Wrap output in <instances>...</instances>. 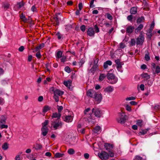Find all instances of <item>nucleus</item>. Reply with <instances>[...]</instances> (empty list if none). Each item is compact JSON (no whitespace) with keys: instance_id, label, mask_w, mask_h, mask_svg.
Wrapping results in <instances>:
<instances>
[{"instance_id":"1","label":"nucleus","mask_w":160,"mask_h":160,"mask_svg":"<svg viewBox=\"0 0 160 160\" xmlns=\"http://www.w3.org/2000/svg\"><path fill=\"white\" fill-rule=\"evenodd\" d=\"M90 110V108H89L85 109L84 111L83 116V118L84 121L88 122H92L93 119L92 116V113H89Z\"/></svg>"},{"instance_id":"2","label":"nucleus","mask_w":160,"mask_h":160,"mask_svg":"<svg viewBox=\"0 0 160 160\" xmlns=\"http://www.w3.org/2000/svg\"><path fill=\"white\" fill-rule=\"evenodd\" d=\"M51 122V126L54 130L61 128L62 127V122L58 119L52 120Z\"/></svg>"},{"instance_id":"3","label":"nucleus","mask_w":160,"mask_h":160,"mask_svg":"<svg viewBox=\"0 0 160 160\" xmlns=\"http://www.w3.org/2000/svg\"><path fill=\"white\" fill-rule=\"evenodd\" d=\"M107 78L110 81L109 82L112 84L116 83L118 81V79L116 78L113 74L108 73L107 74Z\"/></svg>"},{"instance_id":"4","label":"nucleus","mask_w":160,"mask_h":160,"mask_svg":"<svg viewBox=\"0 0 160 160\" xmlns=\"http://www.w3.org/2000/svg\"><path fill=\"white\" fill-rule=\"evenodd\" d=\"M92 112L94 113V115L97 118H100L102 116V112L99 108H94L92 109Z\"/></svg>"},{"instance_id":"5","label":"nucleus","mask_w":160,"mask_h":160,"mask_svg":"<svg viewBox=\"0 0 160 160\" xmlns=\"http://www.w3.org/2000/svg\"><path fill=\"white\" fill-rule=\"evenodd\" d=\"M119 114L121 117L117 119L118 122L121 123H124L127 119V116L123 112H120Z\"/></svg>"},{"instance_id":"6","label":"nucleus","mask_w":160,"mask_h":160,"mask_svg":"<svg viewBox=\"0 0 160 160\" xmlns=\"http://www.w3.org/2000/svg\"><path fill=\"white\" fill-rule=\"evenodd\" d=\"M99 157L102 160H107L109 158V155L106 152L102 151L98 153Z\"/></svg>"},{"instance_id":"7","label":"nucleus","mask_w":160,"mask_h":160,"mask_svg":"<svg viewBox=\"0 0 160 160\" xmlns=\"http://www.w3.org/2000/svg\"><path fill=\"white\" fill-rule=\"evenodd\" d=\"M50 90L51 91H52L53 92L54 95H55L61 96L64 94V92L63 91L58 89H55L53 87L51 88Z\"/></svg>"},{"instance_id":"8","label":"nucleus","mask_w":160,"mask_h":160,"mask_svg":"<svg viewBox=\"0 0 160 160\" xmlns=\"http://www.w3.org/2000/svg\"><path fill=\"white\" fill-rule=\"evenodd\" d=\"M144 38L142 34H140L137 38L136 44L138 45H142L144 40Z\"/></svg>"},{"instance_id":"9","label":"nucleus","mask_w":160,"mask_h":160,"mask_svg":"<svg viewBox=\"0 0 160 160\" xmlns=\"http://www.w3.org/2000/svg\"><path fill=\"white\" fill-rule=\"evenodd\" d=\"M93 98H94L96 103L98 104L102 100V95L101 93H98L96 92Z\"/></svg>"},{"instance_id":"10","label":"nucleus","mask_w":160,"mask_h":160,"mask_svg":"<svg viewBox=\"0 0 160 160\" xmlns=\"http://www.w3.org/2000/svg\"><path fill=\"white\" fill-rule=\"evenodd\" d=\"M104 147L105 150L108 152L112 150L113 149L114 146L113 144L106 143L104 144Z\"/></svg>"},{"instance_id":"11","label":"nucleus","mask_w":160,"mask_h":160,"mask_svg":"<svg viewBox=\"0 0 160 160\" xmlns=\"http://www.w3.org/2000/svg\"><path fill=\"white\" fill-rule=\"evenodd\" d=\"M87 34L90 37L94 36L95 34V31L94 28L92 27H89L87 31Z\"/></svg>"},{"instance_id":"12","label":"nucleus","mask_w":160,"mask_h":160,"mask_svg":"<svg viewBox=\"0 0 160 160\" xmlns=\"http://www.w3.org/2000/svg\"><path fill=\"white\" fill-rule=\"evenodd\" d=\"M63 120L67 122H71L73 120V117L71 115L63 116L62 117Z\"/></svg>"},{"instance_id":"13","label":"nucleus","mask_w":160,"mask_h":160,"mask_svg":"<svg viewBox=\"0 0 160 160\" xmlns=\"http://www.w3.org/2000/svg\"><path fill=\"white\" fill-rule=\"evenodd\" d=\"M96 92L95 91L92 90H88L87 92V94L88 96L92 98H93L95 95L96 94Z\"/></svg>"},{"instance_id":"14","label":"nucleus","mask_w":160,"mask_h":160,"mask_svg":"<svg viewBox=\"0 0 160 160\" xmlns=\"http://www.w3.org/2000/svg\"><path fill=\"white\" fill-rule=\"evenodd\" d=\"M61 114L59 112H55L52 113L51 120L54 119V118H57V119L59 120L61 116Z\"/></svg>"},{"instance_id":"15","label":"nucleus","mask_w":160,"mask_h":160,"mask_svg":"<svg viewBox=\"0 0 160 160\" xmlns=\"http://www.w3.org/2000/svg\"><path fill=\"white\" fill-rule=\"evenodd\" d=\"M41 131L42 132V134L43 136H45L47 134L48 132V127H42Z\"/></svg>"},{"instance_id":"16","label":"nucleus","mask_w":160,"mask_h":160,"mask_svg":"<svg viewBox=\"0 0 160 160\" xmlns=\"http://www.w3.org/2000/svg\"><path fill=\"white\" fill-rule=\"evenodd\" d=\"M114 90L113 87L111 86H108L106 87L104 89V91L105 92L108 93H110L112 92Z\"/></svg>"},{"instance_id":"17","label":"nucleus","mask_w":160,"mask_h":160,"mask_svg":"<svg viewBox=\"0 0 160 160\" xmlns=\"http://www.w3.org/2000/svg\"><path fill=\"white\" fill-rule=\"evenodd\" d=\"M138 11V7H132L130 10V12L132 14H136Z\"/></svg>"},{"instance_id":"18","label":"nucleus","mask_w":160,"mask_h":160,"mask_svg":"<svg viewBox=\"0 0 160 160\" xmlns=\"http://www.w3.org/2000/svg\"><path fill=\"white\" fill-rule=\"evenodd\" d=\"M134 29V27L133 26H129L127 28L126 32L128 33H131L133 31Z\"/></svg>"},{"instance_id":"19","label":"nucleus","mask_w":160,"mask_h":160,"mask_svg":"<svg viewBox=\"0 0 160 160\" xmlns=\"http://www.w3.org/2000/svg\"><path fill=\"white\" fill-rule=\"evenodd\" d=\"M7 119V117L5 116H2L1 118V120L0 121V125L1 124H5L6 123V120Z\"/></svg>"},{"instance_id":"20","label":"nucleus","mask_w":160,"mask_h":160,"mask_svg":"<svg viewBox=\"0 0 160 160\" xmlns=\"http://www.w3.org/2000/svg\"><path fill=\"white\" fill-rule=\"evenodd\" d=\"M143 28V25L142 24H140L137 28L135 29V32L138 33Z\"/></svg>"},{"instance_id":"21","label":"nucleus","mask_w":160,"mask_h":160,"mask_svg":"<svg viewBox=\"0 0 160 160\" xmlns=\"http://www.w3.org/2000/svg\"><path fill=\"white\" fill-rule=\"evenodd\" d=\"M71 81L70 80H69L67 81H64L63 82V84L67 87L70 88L71 86Z\"/></svg>"},{"instance_id":"22","label":"nucleus","mask_w":160,"mask_h":160,"mask_svg":"<svg viewBox=\"0 0 160 160\" xmlns=\"http://www.w3.org/2000/svg\"><path fill=\"white\" fill-rule=\"evenodd\" d=\"M115 62L117 64V68H122V66L121 63L120 62V60L119 59H118L116 60H115Z\"/></svg>"},{"instance_id":"23","label":"nucleus","mask_w":160,"mask_h":160,"mask_svg":"<svg viewBox=\"0 0 160 160\" xmlns=\"http://www.w3.org/2000/svg\"><path fill=\"white\" fill-rule=\"evenodd\" d=\"M152 30H151V29H149L147 31V33H146V35L150 39H151L152 36Z\"/></svg>"},{"instance_id":"24","label":"nucleus","mask_w":160,"mask_h":160,"mask_svg":"<svg viewBox=\"0 0 160 160\" xmlns=\"http://www.w3.org/2000/svg\"><path fill=\"white\" fill-rule=\"evenodd\" d=\"M106 77V75L105 74H100L98 79L99 81H102Z\"/></svg>"},{"instance_id":"25","label":"nucleus","mask_w":160,"mask_h":160,"mask_svg":"<svg viewBox=\"0 0 160 160\" xmlns=\"http://www.w3.org/2000/svg\"><path fill=\"white\" fill-rule=\"evenodd\" d=\"M144 18L143 16H142L141 17L138 18L137 20V23L138 24L144 21Z\"/></svg>"},{"instance_id":"26","label":"nucleus","mask_w":160,"mask_h":160,"mask_svg":"<svg viewBox=\"0 0 160 160\" xmlns=\"http://www.w3.org/2000/svg\"><path fill=\"white\" fill-rule=\"evenodd\" d=\"M64 155V154L63 153L57 152L55 154L54 157L56 158H60L62 157Z\"/></svg>"},{"instance_id":"27","label":"nucleus","mask_w":160,"mask_h":160,"mask_svg":"<svg viewBox=\"0 0 160 160\" xmlns=\"http://www.w3.org/2000/svg\"><path fill=\"white\" fill-rule=\"evenodd\" d=\"M141 76L145 79H148L150 78V76L147 73H143L141 74Z\"/></svg>"},{"instance_id":"28","label":"nucleus","mask_w":160,"mask_h":160,"mask_svg":"<svg viewBox=\"0 0 160 160\" xmlns=\"http://www.w3.org/2000/svg\"><path fill=\"white\" fill-rule=\"evenodd\" d=\"M50 108L48 106H44L42 112L43 113H45L50 110Z\"/></svg>"},{"instance_id":"29","label":"nucleus","mask_w":160,"mask_h":160,"mask_svg":"<svg viewBox=\"0 0 160 160\" xmlns=\"http://www.w3.org/2000/svg\"><path fill=\"white\" fill-rule=\"evenodd\" d=\"M10 6V4L9 3H5L3 5V7L4 9L6 10L8 9L9 8Z\"/></svg>"},{"instance_id":"30","label":"nucleus","mask_w":160,"mask_h":160,"mask_svg":"<svg viewBox=\"0 0 160 160\" xmlns=\"http://www.w3.org/2000/svg\"><path fill=\"white\" fill-rule=\"evenodd\" d=\"M2 148L3 150H6L8 148V144L7 142H5L2 145Z\"/></svg>"},{"instance_id":"31","label":"nucleus","mask_w":160,"mask_h":160,"mask_svg":"<svg viewBox=\"0 0 160 160\" xmlns=\"http://www.w3.org/2000/svg\"><path fill=\"white\" fill-rule=\"evenodd\" d=\"M62 52L61 51H58L57 53L56 57L58 58H60L62 57Z\"/></svg>"},{"instance_id":"32","label":"nucleus","mask_w":160,"mask_h":160,"mask_svg":"<svg viewBox=\"0 0 160 160\" xmlns=\"http://www.w3.org/2000/svg\"><path fill=\"white\" fill-rule=\"evenodd\" d=\"M68 152L69 154H73L75 153V151L72 148H70L68 150Z\"/></svg>"},{"instance_id":"33","label":"nucleus","mask_w":160,"mask_h":160,"mask_svg":"<svg viewBox=\"0 0 160 160\" xmlns=\"http://www.w3.org/2000/svg\"><path fill=\"white\" fill-rule=\"evenodd\" d=\"M155 69V73L154 72V74L155 73L158 74L160 72V67L159 66H156Z\"/></svg>"},{"instance_id":"34","label":"nucleus","mask_w":160,"mask_h":160,"mask_svg":"<svg viewBox=\"0 0 160 160\" xmlns=\"http://www.w3.org/2000/svg\"><path fill=\"white\" fill-rule=\"evenodd\" d=\"M101 128L99 126H96L94 129V132L95 133H97L98 132L99 130Z\"/></svg>"},{"instance_id":"35","label":"nucleus","mask_w":160,"mask_h":160,"mask_svg":"<svg viewBox=\"0 0 160 160\" xmlns=\"http://www.w3.org/2000/svg\"><path fill=\"white\" fill-rule=\"evenodd\" d=\"M109 157H110L111 158H113L114 156V153L112 151V150L108 151Z\"/></svg>"},{"instance_id":"36","label":"nucleus","mask_w":160,"mask_h":160,"mask_svg":"<svg viewBox=\"0 0 160 160\" xmlns=\"http://www.w3.org/2000/svg\"><path fill=\"white\" fill-rule=\"evenodd\" d=\"M132 18H133V16H132V14H131V15H129L128 16V17H127V19L128 20V21H130L131 22H132Z\"/></svg>"},{"instance_id":"37","label":"nucleus","mask_w":160,"mask_h":160,"mask_svg":"<svg viewBox=\"0 0 160 160\" xmlns=\"http://www.w3.org/2000/svg\"><path fill=\"white\" fill-rule=\"evenodd\" d=\"M42 148V146L40 144L37 143L36 144L35 149L36 150L40 149Z\"/></svg>"},{"instance_id":"38","label":"nucleus","mask_w":160,"mask_h":160,"mask_svg":"<svg viewBox=\"0 0 160 160\" xmlns=\"http://www.w3.org/2000/svg\"><path fill=\"white\" fill-rule=\"evenodd\" d=\"M17 4L18 6V8H21L24 5V3L22 1L21 2H18Z\"/></svg>"},{"instance_id":"39","label":"nucleus","mask_w":160,"mask_h":160,"mask_svg":"<svg viewBox=\"0 0 160 160\" xmlns=\"http://www.w3.org/2000/svg\"><path fill=\"white\" fill-rule=\"evenodd\" d=\"M58 107V112H59L61 113V111L63 110V107L62 106H59L58 105H57Z\"/></svg>"},{"instance_id":"40","label":"nucleus","mask_w":160,"mask_h":160,"mask_svg":"<svg viewBox=\"0 0 160 160\" xmlns=\"http://www.w3.org/2000/svg\"><path fill=\"white\" fill-rule=\"evenodd\" d=\"M31 10L33 12H37V8L35 5H33L32 6Z\"/></svg>"},{"instance_id":"41","label":"nucleus","mask_w":160,"mask_h":160,"mask_svg":"<svg viewBox=\"0 0 160 160\" xmlns=\"http://www.w3.org/2000/svg\"><path fill=\"white\" fill-rule=\"evenodd\" d=\"M44 43H42L40 44L37 47V48L38 50H39L42 48L44 47Z\"/></svg>"},{"instance_id":"42","label":"nucleus","mask_w":160,"mask_h":160,"mask_svg":"<svg viewBox=\"0 0 160 160\" xmlns=\"http://www.w3.org/2000/svg\"><path fill=\"white\" fill-rule=\"evenodd\" d=\"M49 121L48 120H45L44 122L42 124V127H48L46 126L48 123H49Z\"/></svg>"},{"instance_id":"43","label":"nucleus","mask_w":160,"mask_h":160,"mask_svg":"<svg viewBox=\"0 0 160 160\" xmlns=\"http://www.w3.org/2000/svg\"><path fill=\"white\" fill-rule=\"evenodd\" d=\"M80 28L82 32H84L86 30L85 26L84 25H82L80 26Z\"/></svg>"},{"instance_id":"44","label":"nucleus","mask_w":160,"mask_h":160,"mask_svg":"<svg viewBox=\"0 0 160 160\" xmlns=\"http://www.w3.org/2000/svg\"><path fill=\"white\" fill-rule=\"evenodd\" d=\"M145 60L147 61H148L150 60V57L149 54H146L145 55Z\"/></svg>"},{"instance_id":"45","label":"nucleus","mask_w":160,"mask_h":160,"mask_svg":"<svg viewBox=\"0 0 160 160\" xmlns=\"http://www.w3.org/2000/svg\"><path fill=\"white\" fill-rule=\"evenodd\" d=\"M94 0H92L90 3V8H93L95 7V5L93 4Z\"/></svg>"},{"instance_id":"46","label":"nucleus","mask_w":160,"mask_h":160,"mask_svg":"<svg viewBox=\"0 0 160 160\" xmlns=\"http://www.w3.org/2000/svg\"><path fill=\"white\" fill-rule=\"evenodd\" d=\"M41 56L42 55L39 51L37 52L36 55V56L38 58L40 59L41 58Z\"/></svg>"},{"instance_id":"47","label":"nucleus","mask_w":160,"mask_h":160,"mask_svg":"<svg viewBox=\"0 0 160 160\" xmlns=\"http://www.w3.org/2000/svg\"><path fill=\"white\" fill-rule=\"evenodd\" d=\"M142 158L138 155L136 156L133 160H142Z\"/></svg>"},{"instance_id":"48","label":"nucleus","mask_w":160,"mask_h":160,"mask_svg":"<svg viewBox=\"0 0 160 160\" xmlns=\"http://www.w3.org/2000/svg\"><path fill=\"white\" fill-rule=\"evenodd\" d=\"M56 35L57 36L58 38L59 39L61 38L62 35L59 32H58L56 34Z\"/></svg>"},{"instance_id":"49","label":"nucleus","mask_w":160,"mask_h":160,"mask_svg":"<svg viewBox=\"0 0 160 160\" xmlns=\"http://www.w3.org/2000/svg\"><path fill=\"white\" fill-rule=\"evenodd\" d=\"M136 41L134 39H132L131 41V45L133 46L135 45Z\"/></svg>"},{"instance_id":"50","label":"nucleus","mask_w":160,"mask_h":160,"mask_svg":"<svg viewBox=\"0 0 160 160\" xmlns=\"http://www.w3.org/2000/svg\"><path fill=\"white\" fill-rule=\"evenodd\" d=\"M94 31L96 33H98L99 32V29L98 26L96 25L94 26Z\"/></svg>"},{"instance_id":"51","label":"nucleus","mask_w":160,"mask_h":160,"mask_svg":"<svg viewBox=\"0 0 160 160\" xmlns=\"http://www.w3.org/2000/svg\"><path fill=\"white\" fill-rule=\"evenodd\" d=\"M54 19L55 20V24L57 25H58L59 23L58 18L57 17H55L54 18Z\"/></svg>"},{"instance_id":"52","label":"nucleus","mask_w":160,"mask_h":160,"mask_svg":"<svg viewBox=\"0 0 160 160\" xmlns=\"http://www.w3.org/2000/svg\"><path fill=\"white\" fill-rule=\"evenodd\" d=\"M142 120H139L137 121V124L138 126H142Z\"/></svg>"},{"instance_id":"53","label":"nucleus","mask_w":160,"mask_h":160,"mask_svg":"<svg viewBox=\"0 0 160 160\" xmlns=\"http://www.w3.org/2000/svg\"><path fill=\"white\" fill-rule=\"evenodd\" d=\"M53 98L56 102H58L59 101V97L57 95H54Z\"/></svg>"},{"instance_id":"54","label":"nucleus","mask_w":160,"mask_h":160,"mask_svg":"<svg viewBox=\"0 0 160 160\" xmlns=\"http://www.w3.org/2000/svg\"><path fill=\"white\" fill-rule=\"evenodd\" d=\"M135 97H133V96H131V97L127 98L126 99V100L127 101H128V100H135Z\"/></svg>"},{"instance_id":"55","label":"nucleus","mask_w":160,"mask_h":160,"mask_svg":"<svg viewBox=\"0 0 160 160\" xmlns=\"http://www.w3.org/2000/svg\"><path fill=\"white\" fill-rule=\"evenodd\" d=\"M64 69L65 71L68 73H70L71 72L70 68L68 66L65 67Z\"/></svg>"},{"instance_id":"56","label":"nucleus","mask_w":160,"mask_h":160,"mask_svg":"<svg viewBox=\"0 0 160 160\" xmlns=\"http://www.w3.org/2000/svg\"><path fill=\"white\" fill-rule=\"evenodd\" d=\"M0 126L1 128H8V126L5 125L4 124H1Z\"/></svg>"},{"instance_id":"57","label":"nucleus","mask_w":160,"mask_h":160,"mask_svg":"<svg viewBox=\"0 0 160 160\" xmlns=\"http://www.w3.org/2000/svg\"><path fill=\"white\" fill-rule=\"evenodd\" d=\"M107 18L110 20H111L112 19V15L109 13H107Z\"/></svg>"},{"instance_id":"58","label":"nucleus","mask_w":160,"mask_h":160,"mask_svg":"<svg viewBox=\"0 0 160 160\" xmlns=\"http://www.w3.org/2000/svg\"><path fill=\"white\" fill-rule=\"evenodd\" d=\"M147 131L146 130H142L139 132L140 135H143L147 133Z\"/></svg>"},{"instance_id":"59","label":"nucleus","mask_w":160,"mask_h":160,"mask_svg":"<svg viewBox=\"0 0 160 160\" xmlns=\"http://www.w3.org/2000/svg\"><path fill=\"white\" fill-rule=\"evenodd\" d=\"M126 109L128 111H131V107L128 105H127L126 106Z\"/></svg>"},{"instance_id":"60","label":"nucleus","mask_w":160,"mask_h":160,"mask_svg":"<svg viewBox=\"0 0 160 160\" xmlns=\"http://www.w3.org/2000/svg\"><path fill=\"white\" fill-rule=\"evenodd\" d=\"M105 62L108 65L111 66L112 64V62L110 60H108Z\"/></svg>"},{"instance_id":"61","label":"nucleus","mask_w":160,"mask_h":160,"mask_svg":"<svg viewBox=\"0 0 160 160\" xmlns=\"http://www.w3.org/2000/svg\"><path fill=\"white\" fill-rule=\"evenodd\" d=\"M24 49V47L22 46L18 48V51L20 52H22Z\"/></svg>"},{"instance_id":"62","label":"nucleus","mask_w":160,"mask_h":160,"mask_svg":"<svg viewBox=\"0 0 160 160\" xmlns=\"http://www.w3.org/2000/svg\"><path fill=\"white\" fill-rule=\"evenodd\" d=\"M66 58L65 56H63L62 58H61V62H64L66 61Z\"/></svg>"},{"instance_id":"63","label":"nucleus","mask_w":160,"mask_h":160,"mask_svg":"<svg viewBox=\"0 0 160 160\" xmlns=\"http://www.w3.org/2000/svg\"><path fill=\"white\" fill-rule=\"evenodd\" d=\"M125 47V45L124 44V43L121 42L120 43V47L121 48H124Z\"/></svg>"},{"instance_id":"64","label":"nucleus","mask_w":160,"mask_h":160,"mask_svg":"<svg viewBox=\"0 0 160 160\" xmlns=\"http://www.w3.org/2000/svg\"><path fill=\"white\" fill-rule=\"evenodd\" d=\"M151 66L152 67V69L153 71L156 67V64L155 63L153 62L152 63Z\"/></svg>"}]
</instances>
